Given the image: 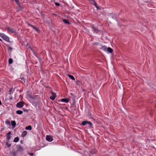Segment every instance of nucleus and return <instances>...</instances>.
<instances>
[{
    "instance_id": "obj_11",
    "label": "nucleus",
    "mask_w": 156,
    "mask_h": 156,
    "mask_svg": "<svg viewBox=\"0 0 156 156\" xmlns=\"http://www.w3.org/2000/svg\"><path fill=\"white\" fill-rule=\"evenodd\" d=\"M61 101L66 103H68L69 102V100L68 98H66L62 99Z\"/></svg>"
},
{
    "instance_id": "obj_26",
    "label": "nucleus",
    "mask_w": 156,
    "mask_h": 156,
    "mask_svg": "<svg viewBox=\"0 0 156 156\" xmlns=\"http://www.w3.org/2000/svg\"><path fill=\"white\" fill-rule=\"evenodd\" d=\"M21 80L23 82V83H25V78H24V77H22L21 78Z\"/></svg>"
},
{
    "instance_id": "obj_10",
    "label": "nucleus",
    "mask_w": 156,
    "mask_h": 156,
    "mask_svg": "<svg viewBox=\"0 0 156 156\" xmlns=\"http://www.w3.org/2000/svg\"><path fill=\"white\" fill-rule=\"evenodd\" d=\"M27 131H23L21 134V136L23 137H24L25 136H26V135L27 134Z\"/></svg>"
},
{
    "instance_id": "obj_16",
    "label": "nucleus",
    "mask_w": 156,
    "mask_h": 156,
    "mask_svg": "<svg viewBox=\"0 0 156 156\" xmlns=\"http://www.w3.org/2000/svg\"><path fill=\"white\" fill-rule=\"evenodd\" d=\"M25 129L27 130H31L32 129V127L31 126L29 125L25 128Z\"/></svg>"
},
{
    "instance_id": "obj_2",
    "label": "nucleus",
    "mask_w": 156,
    "mask_h": 156,
    "mask_svg": "<svg viewBox=\"0 0 156 156\" xmlns=\"http://www.w3.org/2000/svg\"><path fill=\"white\" fill-rule=\"evenodd\" d=\"M0 37L6 41L9 42V38L3 33H0Z\"/></svg>"
},
{
    "instance_id": "obj_18",
    "label": "nucleus",
    "mask_w": 156,
    "mask_h": 156,
    "mask_svg": "<svg viewBox=\"0 0 156 156\" xmlns=\"http://www.w3.org/2000/svg\"><path fill=\"white\" fill-rule=\"evenodd\" d=\"M16 112L17 114L19 115H21L23 113V112L22 111L19 110H17L16 111Z\"/></svg>"
},
{
    "instance_id": "obj_20",
    "label": "nucleus",
    "mask_w": 156,
    "mask_h": 156,
    "mask_svg": "<svg viewBox=\"0 0 156 156\" xmlns=\"http://www.w3.org/2000/svg\"><path fill=\"white\" fill-rule=\"evenodd\" d=\"M11 125L12 126L15 127L16 126V122L15 121H12L11 122Z\"/></svg>"
},
{
    "instance_id": "obj_25",
    "label": "nucleus",
    "mask_w": 156,
    "mask_h": 156,
    "mask_svg": "<svg viewBox=\"0 0 156 156\" xmlns=\"http://www.w3.org/2000/svg\"><path fill=\"white\" fill-rule=\"evenodd\" d=\"M30 26L32 28H33L34 30L35 29H36V27L32 25H30Z\"/></svg>"
},
{
    "instance_id": "obj_13",
    "label": "nucleus",
    "mask_w": 156,
    "mask_h": 156,
    "mask_svg": "<svg viewBox=\"0 0 156 156\" xmlns=\"http://www.w3.org/2000/svg\"><path fill=\"white\" fill-rule=\"evenodd\" d=\"M100 49L104 51H106L107 50V48L105 46H103L101 47Z\"/></svg>"
},
{
    "instance_id": "obj_35",
    "label": "nucleus",
    "mask_w": 156,
    "mask_h": 156,
    "mask_svg": "<svg viewBox=\"0 0 156 156\" xmlns=\"http://www.w3.org/2000/svg\"><path fill=\"white\" fill-rule=\"evenodd\" d=\"M11 91V90H10V91Z\"/></svg>"
},
{
    "instance_id": "obj_8",
    "label": "nucleus",
    "mask_w": 156,
    "mask_h": 156,
    "mask_svg": "<svg viewBox=\"0 0 156 156\" xmlns=\"http://www.w3.org/2000/svg\"><path fill=\"white\" fill-rule=\"evenodd\" d=\"M46 140L49 142H51L53 140V139L52 136L50 135H47L46 136Z\"/></svg>"
},
{
    "instance_id": "obj_4",
    "label": "nucleus",
    "mask_w": 156,
    "mask_h": 156,
    "mask_svg": "<svg viewBox=\"0 0 156 156\" xmlns=\"http://www.w3.org/2000/svg\"><path fill=\"white\" fill-rule=\"evenodd\" d=\"M6 29L8 31V32H10L11 33H16V30L10 27H7L6 28Z\"/></svg>"
},
{
    "instance_id": "obj_12",
    "label": "nucleus",
    "mask_w": 156,
    "mask_h": 156,
    "mask_svg": "<svg viewBox=\"0 0 156 156\" xmlns=\"http://www.w3.org/2000/svg\"><path fill=\"white\" fill-rule=\"evenodd\" d=\"M11 132L10 131L7 134L6 138L8 140H9L11 138Z\"/></svg>"
},
{
    "instance_id": "obj_22",
    "label": "nucleus",
    "mask_w": 156,
    "mask_h": 156,
    "mask_svg": "<svg viewBox=\"0 0 156 156\" xmlns=\"http://www.w3.org/2000/svg\"><path fill=\"white\" fill-rule=\"evenodd\" d=\"M16 2V3L19 6H20V3L19 0H15Z\"/></svg>"
},
{
    "instance_id": "obj_6",
    "label": "nucleus",
    "mask_w": 156,
    "mask_h": 156,
    "mask_svg": "<svg viewBox=\"0 0 156 156\" xmlns=\"http://www.w3.org/2000/svg\"><path fill=\"white\" fill-rule=\"evenodd\" d=\"M16 148L18 151L21 152L23 151V148L20 145H17Z\"/></svg>"
},
{
    "instance_id": "obj_34",
    "label": "nucleus",
    "mask_w": 156,
    "mask_h": 156,
    "mask_svg": "<svg viewBox=\"0 0 156 156\" xmlns=\"http://www.w3.org/2000/svg\"><path fill=\"white\" fill-rule=\"evenodd\" d=\"M0 41H2V40L0 38Z\"/></svg>"
},
{
    "instance_id": "obj_28",
    "label": "nucleus",
    "mask_w": 156,
    "mask_h": 156,
    "mask_svg": "<svg viewBox=\"0 0 156 156\" xmlns=\"http://www.w3.org/2000/svg\"><path fill=\"white\" fill-rule=\"evenodd\" d=\"M29 154L31 156H33L34 155V154L32 153H30Z\"/></svg>"
},
{
    "instance_id": "obj_27",
    "label": "nucleus",
    "mask_w": 156,
    "mask_h": 156,
    "mask_svg": "<svg viewBox=\"0 0 156 156\" xmlns=\"http://www.w3.org/2000/svg\"><path fill=\"white\" fill-rule=\"evenodd\" d=\"M55 5L57 6H59L60 5V4L58 3L55 2Z\"/></svg>"
},
{
    "instance_id": "obj_1",
    "label": "nucleus",
    "mask_w": 156,
    "mask_h": 156,
    "mask_svg": "<svg viewBox=\"0 0 156 156\" xmlns=\"http://www.w3.org/2000/svg\"><path fill=\"white\" fill-rule=\"evenodd\" d=\"M81 125L83 126H85L88 125L87 127L88 128H92L93 124L91 122L88 121H83L82 122Z\"/></svg>"
},
{
    "instance_id": "obj_17",
    "label": "nucleus",
    "mask_w": 156,
    "mask_h": 156,
    "mask_svg": "<svg viewBox=\"0 0 156 156\" xmlns=\"http://www.w3.org/2000/svg\"><path fill=\"white\" fill-rule=\"evenodd\" d=\"M6 145L7 146V147H10L11 145V144L9 143V140L6 142Z\"/></svg>"
},
{
    "instance_id": "obj_30",
    "label": "nucleus",
    "mask_w": 156,
    "mask_h": 156,
    "mask_svg": "<svg viewBox=\"0 0 156 156\" xmlns=\"http://www.w3.org/2000/svg\"><path fill=\"white\" fill-rule=\"evenodd\" d=\"M6 123L9 124H10L9 121H6Z\"/></svg>"
},
{
    "instance_id": "obj_19",
    "label": "nucleus",
    "mask_w": 156,
    "mask_h": 156,
    "mask_svg": "<svg viewBox=\"0 0 156 156\" xmlns=\"http://www.w3.org/2000/svg\"><path fill=\"white\" fill-rule=\"evenodd\" d=\"M19 138L18 137H16L14 138L13 142H17L19 141Z\"/></svg>"
},
{
    "instance_id": "obj_9",
    "label": "nucleus",
    "mask_w": 156,
    "mask_h": 156,
    "mask_svg": "<svg viewBox=\"0 0 156 156\" xmlns=\"http://www.w3.org/2000/svg\"><path fill=\"white\" fill-rule=\"evenodd\" d=\"M23 106V104L22 102H19L16 105V107L19 108H21Z\"/></svg>"
},
{
    "instance_id": "obj_14",
    "label": "nucleus",
    "mask_w": 156,
    "mask_h": 156,
    "mask_svg": "<svg viewBox=\"0 0 156 156\" xmlns=\"http://www.w3.org/2000/svg\"><path fill=\"white\" fill-rule=\"evenodd\" d=\"M66 24H70V23L69 22L68 20L66 19H63L62 20Z\"/></svg>"
},
{
    "instance_id": "obj_31",
    "label": "nucleus",
    "mask_w": 156,
    "mask_h": 156,
    "mask_svg": "<svg viewBox=\"0 0 156 156\" xmlns=\"http://www.w3.org/2000/svg\"><path fill=\"white\" fill-rule=\"evenodd\" d=\"M37 32H38V29H37V28H36V29H35Z\"/></svg>"
},
{
    "instance_id": "obj_3",
    "label": "nucleus",
    "mask_w": 156,
    "mask_h": 156,
    "mask_svg": "<svg viewBox=\"0 0 156 156\" xmlns=\"http://www.w3.org/2000/svg\"><path fill=\"white\" fill-rule=\"evenodd\" d=\"M90 2V3L94 5L97 8V9H100V8L99 7H98L97 5V4L95 2V1L94 0H89Z\"/></svg>"
},
{
    "instance_id": "obj_32",
    "label": "nucleus",
    "mask_w": 156,
    "mask_h": 156,
    "mask_svg": "<svg viewBox=\"0 0 156 156\" xmlns=\"http://www.w3.org/2000/svg\"><path fill=\"white\" fill-rule=\"evenodd\" d=\"M2 105V102H1V100H0V105Z\"/></svg>"
},
{
    "instance_id": "obj_7",
    "label": "nucleus",
    "mask_w": 156,
    "mask_h": 156,
    "mask_svg": "<svg viewBox=\"0 0 156 156\" xmlns=\"http://www.w3.org/2000/svg\"><path fill=\"white\" fill-rule=\"evenodd\" d=\"M51 96L50 97V98L51 100L53 101L55 100L56 97V95L55 93L51 91Z\"/></svg>"
},
{
    "instance_id": "obj_23",
    "label": "nucleus",
    "mask_w": 156,
    "mask_h": 156,
    "mask_svg": "<svg viewBox=\"0 0 156 156\" xmlns=\"http://www.w3.org/2000/svg\"><path fill=\"white\" fill-rule=\"evenodd\" d=\"M6 46L7 47V49L10 50V51H12V48L9 46L8 44H6Z\"/></svg>"
},
{
    "instance_id": "obj_29",
    "label": "nucleus",
    "mask_w": 156,
    "mask_h": 156,
    "mask_svg": "<svg viewBox=\"0 0 156 156\" xmlns=\"http://www.w3.org/2000/svg\"><path fill=\"white\" fill-rule=\"evenodd\" d=\"M26 23L29 26H30V25H31L28 22H26Z\"/></svg>"
},
{
    "instance_id": "obj_33",
    "label": "nucleus",
    "mask_w": 156,
    "mask_h": 156,
    "mask_svg": "<svg viewBox=\"0 0 156 156\" xmlns=\"http://www.w3.org/2000/svg\"><path fill=\"white\" fill-rule=\"evenodd\" d=\"M77 82H79V81H76V83H77Z\"/></svg>"
},
{
    "instance_id": "obj_21",
    "label": "nucleus",
    "mask_w": 156,
    "mask_h": 156,
    "mask_svg": "<svg viewBox=\"0 0 156 156\" xmlns=\"http://www.w3.org/2000/svg\"><path fill=\"white\" fill-rule=\"evenodd\" d=\"M68 75V76L69 77V78H70V79H72L73 80H75V78L73 76L69 75V74Z\"/></svg>"
},
{
    "instance_id": "obj_15",
    "label": "nucleus",
    "mask_w": 156,
    "mask_h": 156,
    "mask_svg": "<svg viewBox=\"0 0 156 156\" xmlns=\"http://www.w3.org/2000/svg\"><path fill=\"white\" fill-rule=\"evenodd\" d=\"M107 50L110 53H112L113 51V49L110 47L108 48Z\"/></svg>"
},
{
    "instance_id": "obj_5",
    "label": "nucleus",
    "mask_w": 156,
    "mask_h": 156,
    "mask_svg": "<svg viewBox=\"0 0 156 156\" xmlns=\"http://www.w3.org/2000/svg\"><path fill=\"white\" fill-rule=\"evenodd\" d=\"M91 28L93 29L94 32L95 33H98L100 31L97 27H94L93 25H91Z\"/></svg>"
},
{
    "instance_id": "obj_24",
    "label": "nucleus",
    "mask_w": 156,
    "mask_h": 156,
    "mask_svg": "<svg viewBox=\"0 0 156 156\" xmlns=\"http://www.w3.org/2000/svg\"><path fill=\"white\" fill-rule=\"evenodd\" d=\"M13 62V60L12 58H10L9 60V63L10 64H11Z\"/></svg>"
}]
</instances>
